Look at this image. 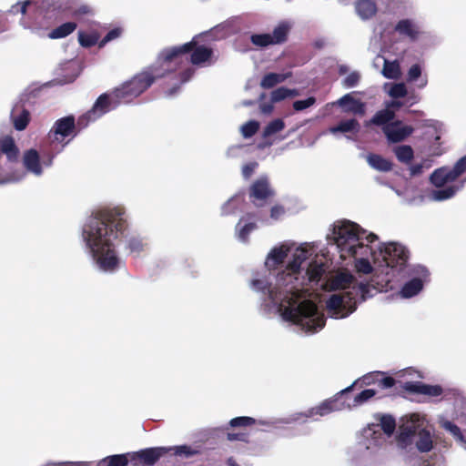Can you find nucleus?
I'll list each match as a JSON object with an SVG mask.
<instances>
[{
  "label": "nucleus",
  "instance_id": "53",
  "mask_svg": "<svg viewBox=\"0 0 466 466\" xmlns=\"http://www.w3.org/2000/svg\"><path fill=\"white\" fill-rule=\"evenodd\" d=\"M407 95V88L404 84H394L390 90V96L393 98H402Z\"/></svg>",
  "mask_w": 466,
  "mask_h": 466
},
{
  "label": "nucleus",
  "instance_id": "1",
  "mask_svg": "<svg viewBox=\"0 0 466 466\" xmlns=\"http://www.w3.org/2000/svg\"><path fill=\"white\" fill-rule=\"evenodd\" d=\"M127 227L125 212L120 208L99 210L85 224L83 238L102 270L113 272L118 268L120 258L113 241L123 237Z\"/></svg>",
  "mask_w": 466,
  "mask_h": 466
},
{
  "label": "nucleus",
  "instance_id": "19",
  "mask_svg": "<svg viewBox=\"0 0 466 466\" xmlns=\"http://www.w3.org/2000/svg\"><path fill=\"white\" fill-rule=\"evenodd\" d=\"M394 29L400 35L408 37L411 42L416 41L420 33L418 25L411 19L400 20Z\"/></svg>",
  "mask_w": 466,
  "mask_h": 466
},
{
  "label": "nucleus",
  "instance_id": "18",
  "mask_svg": "<svg viewBox=\"0 0 466 466\" xmlns=\"http://www.w3.org/2000/svg\"><path fill=\"white\" fill-rule=\"evenodd\" d=\"M274 192L269 187L266 177H261L253 182L249 188V198L255 200H266L273 196Z\"/></svg>",
  "mask_w": 466,
  "mask_h": 466
},
{
  "label": "nucleus",
  "instance_id": "46",
  "mask_svg": "<svg viewBox=\"0 0 466 466\" xmlns=\"http://www.w3.org/2000/svg\"><path fill=\"white\" fill-rule=\"evenodd\" d=\"M441 427L447 431H449L455 439L462 441V432L461 429L453 422L445 420L441 423Z\"/></svg>",
  "mask_w": 466,
  "mask_h": 466
},
{
  "label": "nucleus",
  "instance_id": "23",
  "mask_svg": "<svg viewBox=\"0 0 466 466\" xmlns=\"http://www.w3.org/2000/svg\"><path fill=\"white\" fill-rule=\"evenodd\" d=\"M345 255L346 258L352 257L356 259L362 257L369 258L370 257H373L375 253L369 243L364 244L363 240H359L353 246L349 247V250Z\"/></svg>",
  "mask_w": 466,
  "mask_h": 466
},
{
  "label": "nucleus",
  "instance_id": "38",
  "mask_svg": "<svg viewBox=\"0 0 466 466\" xmlns=\"http://www.w3.org/2000/svg\"><path fill=\"white\" fill-rule=\"evenodd\" d=\"M458 187L454 186H449L444 188L437 189L432 191V198L436 201H442L452 198L457 192Z\"/></svg>",
  "mask_w": 466,
  "mask_h": 466
},
{
  "label": "nucleus",
  "instance_id": "25",
  "mask_svg": "<svg viewBox=\"0 0 466 466\" xmlns=\"http://www.w3.org/2000/svg\"><path fill=\"white\" fill-rule=\"evenodd\" d=\"M369 165L380 172H389L392 169L393 164L380 155L370 153L367 156Z\"/></svg>",
  "mask_w": 466,
  "mask_h": 466
},
{
  "label": "nucleus",
  "instance_id": "30",
  "mask_svg": "<svg viewBox=\"0 0 466 466\" xmlns=\"http://www.w3.org/2000/svg\"><path fill=\"white\" fill-rule=\"evenodd\" d=\"M422 288V280L419 278H413L403 285L400 293L403 298H411L417 295Z\"/></svg>",
  "mask_w": 466,
  "mask_h": 466
},
{
  "label": "nucleus",
  "instance_id": "15",
  "mask_svg": "<svg viewBox=\"0 0 466 466\" xmlns=\"http://www.w3.org/2000/svg\"><path fill=\"white\" fill-rule=\"evenodd\" d=\"M3 154L6 155L10 162H15L18 159L19 150L15 143V140L11 137H5L0 139V159ZM4 169L0 166V184L7 182Z\"/></svg>",
  "mask_w": 466,
  "mask_h": 466
},
{
  "label": "nucleus",
  "instance_id": "57",
  "mask_svg": "<svg viewBox=\"0 0 466 466\" xmlns=\"http://www.w3.org/2000/svg\"><path fill=\"white\" fill-rule=\"evenodd\" d=\"M421 75V68L420 65L414 64L410 66L408 72V79L410 81H416Z\"/></svg>",
  "mask_w": 466,
  "mask_h": 466
},
{
  "label": "nucleus",
  "instance_id": "37",
  "mask_svg": "<svg viewBox=\"0 0 466 466\" xmlns=\"http://www.w3.org/2000/svg\"><path fill=\"white\" fill-rule=\"evenodd\" d=\"M400 73V65L397 61H384L382 74L385 77L389 79H395L399 77Z\"/></svg>",
  "mask_w": 466,
  "mask_h": 466
},
{
  "label": "nucleus",
  "instance_id": "11",
  "mask_svg": "<svg viewBox=\"0 0 466 466\" xmlns=\"http://www.w3.org/2000/svg\"><path fill=\"white\" fill-rule=\"evenodd\" d=\"M355 381L352 385L340 390L333 398L325 400L319 405L309 409L306 413H299V417L309 418L313 416H325L332 411L340 410L344 408V402L340 401V399L350 392L353 387L357 384Z\"/></svg>",
  "mask_w": 466,
  "mask_h": 466
},
{
  "label": "nucleus",
  "instance_id": "58",
  "mask_svg": "<svg viewBox=\"0 0 466 466\" xmlns=\"http://www.w3.org/2000/svg\"><path fill=\"white\" fill-rule=\"evenodd\" d=\"M258 167V163L257 162H249V163H247L245 164L243 167H242V175L245 178H249L255 169L257 168Z\"/></svg>",
  "mask_w": 466,
  "mask_h": 466
},
{
  "label": "nucleus",
  "instance_id": "41",
  "mask_svg": "<svg viewBox=\"0 0 466 466\" xmlns=\"http://www.w3.org/2000/svg\"><path fill=\"white\" fill-rule=\"evenodd\" d=\"M380 427L385 434L391 435L396 428L395 419L389 414L381 415L380 419Z\"/></svg>",
  "mask_w": 466,
  "mask_h": 466
},
{
  "label": "nucleus",
  "instance_id": "6",
  "mask_svg": "<svg viewBox=\"0 0 466 466\" xmlns=\"http://www.w3.org/2000/svg\"><path fill=\"white\" fill-rule=\"evenodd\" d=\"M190 53V62L198 66L210 60L213 50L206 46H198L195 40L185 43L182 46L165 48L159 54L158 62L161 66H167L165 72H169L171 63L180 65L183 61V56Z\"/></svg>",
  "mask_w": 466,
  "mask_h": 466
},
{
  "label": "nucleus",
  "instance_id": "54",
  "mask_svg": "<svg viewBox=\"0 0 466 466\" xmlns=\"http://www.w3.org/2000/svg\"><path fill=\"white\" fill-rule=\"evenodd\" d=\"M316 103V98L314 96H309L304 100H297L293 103V108L295 111H302Z\"/></svg>",
  "mask_w": 466,
  "mask_h": 466
},
{
  "label": "nucleus",
  "instance_id": "12",
  "mask_svg": "<svg viewBox=\"0 0 466 466\" xmlns=\"http://www.w3.org/2000/svg\"><path fill=\"white\" fill-rule=\"evenodd\" d=\"M380 255L390 268L404 266L409 259V250L398 243L382 244L380 247Z\"/></svg>",
  "mask_w": 466,
  "mask_h": 466
},
{
  "label": "nucleus",
  "instance_id": "63",
  "mask_svg": "<svg viewBox=\"0 0 466 466\" xmlns=\"http://www.w3.org/2000/svg\"><path fill=\"white\" fill-rule=\"evenodd\" d=\"M423 166L422 164H415L410 167V174L412 176H417L422 173Z\"/></svg>",
  "mask_w": 466,
  "mask_h": 466
},
{
  "label": "nucleus",
  "instance_id": "48",
  "mask_svg": "<svg viewBox=\"0 0 466 466\" xmlns=\"http://www.w3.org/2000/svg\"><path fill=\"white\" fill-rule=\"evenodd\" d=\"M122 34V29L116 27L111 29L98 43V47L103 48L108 42L118 38Z\"/></svg>",
  "mask_w": 466,
  "mask_h": 466
},
{
  "label": "nucleus",
  "instance_id": "64",
  "mask_svg": "<svg viewBox=\"0 0 466 466\" xmlns=\"http://www.w3.org/2000/svg\"><path fill=\"white\" fill-rule=\"evenodd\" d=\"M30 4V1H25L22 4L21 7H20V12L22 15H25L26 13V8H27V5Z\"/></svg>",
  "mask_w": 466,
  "mask_h": 466
},
{
  "label": "nucleus",
  "instance_id": "4",
  "mask_svg": "<svg viewBox=\"0 0 466 466\" xmlns=\"http://www.w3.org/2000/svg\"><path fill=\"white\" fill-rule=\"evenodd\" d=\"M165 76V73L152 66L136 74L113 90V99L116 104H127L146 92L154 82Z\"/></svg>",
  "mask_w": 466,
  "mask_h": 466
},
{
  "label": "nucleus",
  "instance_id": "32",
  "mask_svg": "<svg viewBox=\"0 0 466 466\" xmlns=\"http://www.w3.org/2000/svg\"><path fill=\"white\" fill-rule=\"evenodd\" d=\"M129 461L128 452L125 454L110 455L100 460L97 466H127Z\"/></svg>",
  "mask_w": 466,
  "mask_h": 466
},
{
  "label": "nucleus",
  "instance_id": "31",
  "mask_svg": "<svg viewBox=\"0 0 466 466\" xmlns=\"http://www.w3.org/2000/svg\"><path fill=\"white\" fill-rule=\"evenodd\" d=\"M77 35L80 46L85 48H90L100 42V34L97 31L86 33L80 30Z\"/></svg>",
  "mask_w": 466,
  "mask_h": 466
},
{
  "label": "nucleus",
  "instance_id": "24",
  "mask_svg": "<svg viewBox=\"0 0 466 466\" xmlns=\"http://www.w3.org/2000/svg\"><path fill=\"white\" fill-rule=\"evenodd\" d=\"M12 119H13L14 127L18 131H22V130L25 129L29 124L30 113L27 109H25V108L20 109V107L18 106H16L12 110Z\"/></svg>",
  "mask_w": 466,
  "mask_h": 466
},
{
  "label": "nucleus",
  "instance_id": "45",
  "mask_svg": "<svg viewBox=\"0 0 466 466\" xmlns=\"http://www.w3.org/2000/svg\"><path fill=\"white\" fill-rule=\"evenodd\" d=\"M355 267H356V269L358 272H360L363 274H370L373 270V268H372L369 258L366 257L356 258Z\"/></svg>",
  "mask_w": 466,
  "mask_h": 466
},
{
  "label": "nucleus",
  "instance_id": "52",
  "mask_svg": "<svg viewBox=\"0 0 466 466\" xmlns=\"http://www.w3.org/2000/svg\"><path fill=\"white\" fill-rule=\"evenodd\" d=\"M382 376V371H375L364 375L362 378L360 379V380L361 381V385L370 386L371 384H378L379 377Z\"/></svg>",
  "mask_w": 466,
  "mask_h": 466
},
{
  "label": "nucleus",
  "instance_id": "44",
  "mask_svg": "<svg viewBox=\"0 0 466 466\" xmlns=\"http://www.w3.org/2000/svg\"><path fill=\"white\" fill-rule=\"evenodd\" d=\"M127 248L129 250V253H137L139 254L144 249V244L140 238L132 236L127 239Z\"/></svg>",
  "mask_w": 466,
  "mask_h": 466
},
{
  "label": "nucleus",
  "instance_id": "47",
  "mask_svg": "<svg viewBox=\"0 0 466 466\" xmlns=\"http://www.w3.org/2000/svg\"><path fill=\"white\" fill-rule=\"evenodd\" d=\"M377 391L373 389H367L357 394L354 398V405H360L376 395Z\"/></svg>",
  "mask_w": 466,
  "mask_h": 466
},
{
  "label": "nucleus",
  "instance_id": "7",
  "mask_svg": "<svg viewBox=\"0 0 466 466\" xmlns=\"http://www.w3.org/2000/svg\"><path fill=\"white\" fill-rule=\"evenodd\" d=\"M334 240L339 249L340 257L346 258L349 247L357 241L365 239L368 243H373L378 237L374 233L367 234L357 223L344 221L334 228Z\"/></svg>",
  "mask_w": 466,
  "mask_h": 466
},
{
  "label": "nucleus",
  "instance_id": "56",
  "mask_svg": "<svg viewBox=\"0 0 466 466\" xmlns=\"http://www.w3.org/2000/svg\"><path fill=\"white\" fill-rule=\"evenodd\" d=\"M396 384V380L390 376H385L383 372L382 377H379L378 386L380 389H390Z\"/></svg>",
  "mask_w": 466,
  "mask_h": 466
},
{
  "label": "nucleus",
  "instance_id": "61",
  "mask_svg": "<svg viewBox=\"0 0 466 466\" xmlns=\"http://www.w3.org/2000/svg\"><path fill=\"white\" fill-rule=\"evenodd\" d=\"M192 75H193V70L190 68H187V69L182 71L179 74L181 83L187 82L191 78Z\"/></svg>",
  "mask_w": 466,
  "mask_h": 466
},
{
  "label": "nucleus",
  "instance_id": "20",
  "mask_svg": "<svg viewBox=\"0 0 466 466\" xmlns=\"http://www.w3.org/2000/svg\"><path fill=\"white\" fill-rule=\"evenodd\" d=\"M355 10L362 20H369L376 15L378 6L373 0H358L355 3Z\"/></svg>",
  "mask_w": 466,
  "mask_h": 466
},
{
  "label": "nucleus",
  "instance_id": "36",
  "mask_svg": "<svg viewBox=\"0 0 466 466\" xmlns=\"http://www.w3.org/2000/svg\"><path fill=\"white\" fill-rule=\"evenodd\" d=\"M305 259H307V251L303 249L298 250V253L294 256V259L287 265L286 269L288 270V275L299 273L301 263Z\"/></svg>",
  "mask_w": 466,
  "mask_h": 466
},
{
  "label": "nucleus",
  "instance_id": "51",
  "mask_svg": "<svg viewBox=\"0 0 466 466\" xmlns=\"http://www.w3.org/2000/svg\"><path fill=\"white\" fill-rule=\"evenodd\" d=\"M255 422H256L255 419H253L251 417L243 416V417H237V418L232 419L229 421V425L231 427H247V426H251V425L255 424Z\"/></svg>",
  "mask_w": 466,
  "mask_h": 466
},
{
  "label": "nucleus",
  "instance_id": "59",
  "mask_svg": "<svg viewBox=\"0 0 466 466\" xmlns=\"http://www.w3.org/2000/svg\"><path fill=\"white\" fill-rule=\"evenodd\" d=\"M227 439L228 441H240L243 442L248 441V435L245 432H238V433H228Z\"/></svg>",
  "mask_w": 466,
  "mask_h": 466
},
{
  "label": "nucleus",
  "instance_id": "40",
  "mask_svg": "<svg viewBox=\"0 0 466 466\" xmlns=\"http://www.w3.org/2000/svg\"><path fill=\"white\" fill-rule=\"evenodd\" d=\"M285 127V123L282 119L277 118L270 121L263 130L264 137H269L276 133L282 131Z\"/></svg>",
  "mask_w": 466,
  "mask_h": 466
},
{
  "label": "nucleus",
  "instance_id": "8",
  "mask_svg": "<svg viewBox=\"0 0 466 466\" xmlns=\"http://www.w3.org/2000/svg\"><path fill=\"white\" fill-rule=\"evenodd\" d=\"M173 452L174 455L185 456L186 458L196 453L189 446L181 445L177 447H154L140 450L135 452H128L131 461H140L144 465L152 466L164 455Z\"/></svg>",
  "mask_w": 466,
  "mask_h": 466
},
{
  "label": "nucleus",
  "instance_id": "28",
  "mask_svg": "<svg viewBox=\"0 0 466 466\" xmlns=\"http://www.w3.org/2000/svg\"><path fill=\"white\" fill-rule=\"evenodd\" d=\"M290 76H291L290 73H287V74L268 73V74H266L260 81V86L264 89L272 88L275 86H277L278 84L284 82Z\"/></svg>",
  "mask_w": 466,
  "mask_h": 466
},
{
  "label": "nucleus",
  "instance_id": "29",
  "mask_svg": "<svg viewBox=\"0 0 466 466\" xmlns=\"http://www.w3.org/2000/svg\"><path fill=\"white\" fill-rule=\"evenodd\" d=\"M360 125L359 121L355 118H351V119L340 121L337 126L331 127L329 128V131L332 134H336L339 132H340V133H348V132L358 133L360 131Z\"/></svg>",
  "mask_w": 466,
  "mask_h": 466
},
{
  "label": "nucleus",
  "instance_id": "34",
  "mask_svg": "<svg viewBox=\"0 0 466 466\" xmlns=\"http://www.w3.org/2000/svg\"><path fill=\"white\" fill-rule=\"evenodd\" d=\"M397 159L405 164H409L414 157V151L409 145L397 146L393 148Z\"/></svg>",
  "mask_w": 466,
  "mask_h": 466
},
{
  "label": "nucleus",
  "instance_id": "26",
  "mask_svg": "<svg viewBox=\"0 0 466 466\" xmlns=\"http://www.w3.org/2000/svg\"><path fill=\"white\" fill-rule=\"evenodd\" d=\"M395 112L393 110H390V108L379 110L372 116V118L369 122H367L366 126L375 125L385 127L390 123L393 122Z\"/></svg>",
  "mask_w": 466,
  "mask_h": 466
},
{
  "label": "nucleus",
  "instance_id": "16",
  "mask_svg": "<svg viewBox=\"0 0 466 466\" xmlns=\"http://www.w3.org/2000/svg\"><path fill=\"white\" fill-rule=\"evenodd\" d=\"M337 104L342 107L345 113H352L359 116H364L366 113L365 103L354 98L351 94L344 95L337 101Z\"/></svg>",
  "mask_w": 466,
  "mask_h": 466
},
{
  "label": "nucleus",
  "instance_id": "50",
  "mask_svg": "<svg viewBox=\"0 0 466 466\" xmlns=\"http://www.w3.org/2000/svg\"><path fill=\"white\" fill-rule=\"evenodd\" d=\"M360 80V74L357 71L350 73L342 81L343 86L347 88L358 86Z\"/></svg>",
  "mask_w": 466,
  "mask_h": 466
},
{
  "label": "nucleus",
  "instance_id": "13",
  "mask_svg": "<svg viewBox=\"0 0 466 466\" xmlns=\"http://www.w3.org/2000/svg\"><path fill=\"white\" fill-rule=\"evenodd\" d=\"M77 128L82 129L83 127L78 126V121L76 123L74 116H67L57 119L54 123L48 136L55 141L62 143L66 137H76L77 134Z\"/></svg>",
  "mask_w": 466,
  "mask_h": 466
},
{
  "label": "nucleus",
  "instance_id": "2",
  "mask_svg": "<svg viewBox=\"0 0 466 466\" xmlns=\"http://www.w3.org/2000/svg\"><path fill=\"white\" fill-rule=\"evenodd\" d=\"M332 290L345 289L341 294H333L326 302L332 318H345L357 309V302L370 297V285L358 283L355 277L348 272H339L329 281Z\"/></svg>",
  "mask_w": 466,
  "mask_h": 466
},
{
  "label": "nucleus",
  "instance_id": "9",
  "mask_svg": "<svg viewBox=\"0 0 466 466\" xmlns=\"http://www.w3.org/2000/svg\"><path fill=\"white\" fill-rule=\"evenodd\" d=\"M290 31L291 25L287 21H281L274 27L272 33L252 34L250 42L258 48L283 45L288 41Z\"/></svg>",
  "mask_w": 466,
  "mask_h": 466
},
{
  "label": "nucleus",
  "instance_id": "33",
  "mask_svg": "<svg viewBox=\"0 0 466 466\" xmlns=\"http://www.w3.org/2000/svg\"><path fill=\"white\" fill-rule=\"evenodd\" d=\"M288 256V250L282 248H275L268 255L266 265L269 268H275L284 262Z\"/></svg>",
  "mask_w": 466,
  "mask_h": 466
},
{
  "label": "nucleus",
  "instance_id": "14",
  "mask_svg": "<svg viewBox=\"0 0 466 466\" xmlns=\"http://www.w3.org/2000/svg\"><path fill=\"white\" fill-rule=\"evenodd\" d=\"M382 132L390 143H400L404 141L414 132L411 126L402 125L400 120H395L389 125L382 127Z\"/></svg>",
  "mask_w": 466,
  "mask_h": 466
},
{
  "label": "nucleus",
  "instance_id": "21",
  "mask_svg": "<svg viewBox=\"0 0 466 466\" xmlns=\"http://www.w3.org/2000/svg\"><path fill=\"white\" fill-rule=\"evenodd\" d=\"M23 163L26 170L29 172H32L37 176L42 174L40 156L35 149L32 148L25 152Z\"/></svg>",
  "mask_w": 466,
  "mask_h": 466
},
{
  "label": "nucleus",
  "instance_id": "42",
  "mask_svg": "<svg viewBox=\"0 0 466 466\" xmlns=\"http://www.w3.org/2000/svg\"><path fill=\"white\" fill-rule=\"evenodd\" d=\"M71 15L78 19L84 16H91L94 15V9L89 5L83 4L78 6L72 7Z\"/></svg>",
  "mask_w": 466,
  "mask_h": 466
},
{
  "label": "nucleus",
  "instance_id": "17",
  "mask_svg": "<svg viewBox=\"0 0 466 466\" xmlns=\"http://www.w3.org/2000/svg\"><path fill=\"white\" fill-rule=\"evenodd\" d=\"M403 389L411 393H420L428 396L437 397L442 394V388L439 385H428L422 382L408 381Z\"/></svg>",
  "mask_w": 466,
  "mask_h": 466
},
{
  "label": "nucleus",
  "instance_id": "60",
  "mask_svg": "<svg viewBox=\"0 0 466 466\" xmlns=\"http://www.w3.org/2000/svg\"><path fill=\"white\" fill-rule=\"evenodd\" d=\"M285 213V209L280 205H276L270 209V217L273 219H279Z\"/></svg>",
  "mask_w": 466,
  "mask_h": 466
},
{
  "label": "nucleus",
  "instance_id": "55",
  "mask_svg": "<svg viewBox=\"0 0 466 466\" xmlns=\"http://www.w3.org/2000/svg\"><path fill=\"white\" fill-rule=\"evenodd\" d=\"M257 228V225L253 222L247 223L238 228V238L246 241L248 238L249 233Z\"/></svg>",
  "mask_w": 466,
  "mask_h": 466
},
{
  "label": "nucleus",
  "instance_id": "62",
  "mask_svg": "<svg viewBox=\"0 0 466 466\" xmlns=\"http://www.w3.org/2000/svg\"><path fill=\"white\" fill-rule=\"evenodd\" d=\"M251 285L254 289H256L258 290L264 291L267 289V285L261 279H253L251 282Z\"/></svg>",
  "mask_w": 466,
  "mask_h": 466
},
{
  "label": "nucleus",
  "instance_id": "43",
  "mask_svg": "<svg viewBox=\"0 0 466 466\" xmlns=\"http://www.w3.org/2000/svg\"><path fill=\"white\" fill-rule=\"evenodd\" d=\"M259 124L256 120H249L241 127V134L245 138L253 137L258 130Z\"/></svg>",
  "mask_w": 466,
  "mask_h": 466
},
{
  "label": "nucleus",
  "instance_id": "27",
  "mask_svg": "<svg viewBox=\"0 0 466 466\" xmlns=\"http://www.w3.org/2000/svg\"><path fill=\"white\" fill-rule=\"evenodd\" d=\"M76 27L77 24L76 22H66L51 30L48 33V37L51 39L65 38L71 35Z\"/></svg>",
  "mask_w": 466,
  "mask_h": 466
},
{
  "label": "nucleus",
  "instance_id": "35",
  "mask_svg": "<svg viewBox=\"0 0 466 466\" xmlns=\"http://www.w3.org/2000/svg\"><path fill=\"white\" fill-rule=\"evenodd\" d=\"M324 273L325 267L323 263H319L316 260L309 263L307 269V275L309 281H319Z\"/></svg>",
  "mask_w": 466,
  "mask_h": 466
},
{
  "label": "nucleus",
  "instance_id": "5",
  "mask_svg": "<svg viewBox=\"0 0 466 466\" xmlns=\"http://www.w3.org/2000/svg\"><path fill=\"white\" fill-rule=\"evenodd\" d=\"M413 442L420 452H428L433 447L431 434L424 426V420L418 414H411L399 427L398 446L407 449Z\"/></svg>",
  "mask_w": 466,
  "mask_h": 466
},
{
  "label": "nucleus",
  "instance_id": "39",
  "mask_svg": "<svg viewBox=\"0 0 466 466\" xmlns=\"http://www.w3.org/2000/svg\"><path fill=\"white\" fill-rule=\"evenodd\" d=\"M296 95L297 91L295 89L280 86L271 92V101L273 103H277L286 99L289 96H293Z\"/></svg>",
  "mask_w": 466,
  "mask_h": 466
},
{
  "label": "nucleus",
  "instance_id": "3",
  "mask_svg": "<svg viewBox=\"0 0 466 466\" xmlns=\"http://www.w3.org/2000/svg\"><path fill=\"white\" fill-rule=\"evenodd\" d=\"M289 306L283 310L285 319L293 322L307 332H316L324 328L326 319L323 313L319 311L317 304L309 299H305L294 306L295 300L290 299Z\"/></svg>",
  "mask_w": 466,
  "mask_h": 466
},
{
  "label": "nucleus",
  "instance_id": "22",
  "mask_svg": "<svg viewBox=\"0 0 466 466\" xmlns=\"http://www.w3.org/2000/svg\"><path fill=\"white\" fill-rule=\"evenodd\" d=\"M431 183L436 187H442L446 183L453 182L456 179L451 172V168L442 167L435 169L430 177Z\"/></svg>",
  "mask_w": 466,
  "mask_h": 466
},
{
  "label": "nucleus",
  "instance_id": "10",
  "mask_svg": "<svg viewBox=\"0 0 466 466\" xmlns=\"http://www.w3.org/2000/svg\"><path fill=\"white\" fill-rule=\"evenodd\" d=\"M118 105L119 104H116V100L113 99V92L111 95L106 93L100 95L92 108L78 118V126L80 127H87L89 122L96 120Z\"/></svg>",
  "mask_w": 466,
  "mask_h": 466
},
{
  "label": "nucleus",
  "instance_id": "49",
  "mask_svg": "<svg viewBox=\"0 0 466 466\" xmlns=\"http://www.w3.org/2000/svg\"><path fill=\"white\" fill-rule=\"evenodd\" d=\"M466 171V155L461 157L451 168V172L453 175V177L457 179L460 176H461Z\"/></svg>",
  "mask_w": 466,
  "mask_h": 466
}]
</instances>
